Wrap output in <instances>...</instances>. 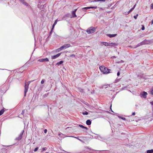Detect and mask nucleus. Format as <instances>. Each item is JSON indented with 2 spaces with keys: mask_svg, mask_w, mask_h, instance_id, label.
<instances>
[{
  "mask_svg": "<svg viewBox=\"0 0 153 153\" xmlns=\"http://www.w3.org/2000/svg\"><path fill=\"white\" fill-rule=\"evenodd\" d=\"M101 71L103 74H107L110 72L111 70L103 66H101L100 67Z\"/></svg>",
  "mask_w": 153,
  "mask_h": 153,
  "instance_id": "nucleus-1",
  "label": "nucleus"
},
{
  "mask_svg": "<svg viewBox=\"0 0 153 153\" xmlns=\"http://www.w3.org/2000/svg\"><path fill=\"white\" fill-rule=\"evenodd\" d=\"M96 29L93 27H91L86 30V32L88 34H91L94 33Z\"/></svg>",
  "mask_w": 153,
  "mask_h": 153,
  "instance_id": "nucleus-2",
  "label": "nucleus"
},
{
  "mask_svg": "<svg viewBox=\"0 0 153 153\" xmlns=\"http://www.w3.org/2000/svg\"><path fill=\"white\" fill-rule=\"evenodd\" d=\"M115 44L113 43H108L107 42H102L100 43V45H105L106 46H113L115 45Z\"/></svg>",
  "mask_w": 153,
  "mask_h": 153,
  "instance_id": "nucleus-3",
  "label": "nucleus"
},
{
  "mask_svg": "<svg viewBox=\"0 0 153 153\" xmlns=\"http://www.w3.org/2000/svg\"><path fill=\"white\" fill-rule=\"evenodd\" d=\"M30 81H29L28 82H27L25 83V91H24V96H25L26 95V94L27 92V91L28 86L29 84L30 83Z\"/></svg>",
  "mask_w": 153,
  "mask_h": 153,
  "instance_id": "nucleus-4",
  "label": "nucleus"
},
{
  "mask_svg": "<svg viewBox=\"0 0 153 153\" xmlns=\"http://www.w3.org/2000/svg\"><path fill=\"white\" fill-rule=\"evenodd\" d=\"M148 94L145 91H143L140 93V96L141 97H143L144 98H146V96Z\"/></svg>",
  "mask_w": 153,
  "mask_h": 153,
  "instance_id": "nucleus-5",
  "label": "nucleus"
},
{
  "mask_svg": "<svg viewBox=\"0 0 153 153\" xmlns=\"http://www.w3.org/2000/svg\"><path fill=\"white\" fill-rule=\"evenodd\" d=\"M71 46V45L69 44H65L61 47V48L62 49H66L68 48H69Z\"/></svg>",
  "mask_w": 153,
  "mask_h": 153,
  "instance_id": "nucleus-6",
  "label": "nucleus"
},
{
  "mask_svg": "<svg viewBox=\"0 0 153 153\" xmlns=\"http://www.w3.org/2000/svg\"><path fill=\"white\" fill-rule=\"evenodd\" d=\"M61 54V53H58L56 55L52 56L51 57V59H55L59 57Z\"/></svg>",
  "mask_w": 153,
  "mask_h": 153,
  "instance_id": "nucleus-7",
  "label": "nucleus"
},
{
  "mask_svg": "<svg viewBox=\"0 0 153 153\" xmlns=\"http://www.w3.org/2000/svg\"><path fill=\"white\" fill-rule=\"evenodd\" d=\"M49 60L47 58H46L45 59H39L38 60V61H39L40 62H44L45 61L48 62V61Z\"/></svg>",
  "mask_w": 153,
  "mask_h": 153,
  "instance_id": "nucleus-8",
  "label": "nucleus"
},
{
  "mask_svg": "<svg viewBox=\"0 0 153 153\" xmlns=\"http://www.w3.org/2000/svg\"><path fill=\"white\" fill-rule=\"evenodd\" d=\"M23 132H24V131H23L20 134H19V136L17 137L16 138V139L18 140H20L22 137V136L23 135Z\"/></svg>",
  "mask_w": 153,
  "mask_h": 153,
  "instance_id": "nucleus-9",
  "label": "nucleus"
},
{
  "mask_svg": "<svg viewBox=\"0 0 153 153\" xmlns=\"http://www.w3.org/2000/svg\"><path fill=\"white\" fill-rule=\"evenodd\" d=\"M77 9H75L74 11H73L72 13V17H71L74 18L76 17V11Z\"/></svg>",
  "mask_w": 153,
  "mask_h": 153,
  "instance_id": "nucleus-10",
  "label": "nucleus"
},
{
  "mask_svg": "<svg viewBox=\"0 0 153 153\" xmlns=\"http://www.w3.org/2000/svg\"><path fill=\"white\" fill-rule=\"evenodd\" d=\"M117 34H107L106 35L107 36L110 37L112 38L114 37H115L117 35Z\"/></svg>",
  "mask_w": 153,
  "mask_h": 153,
  "instance_id": "nucleus-11",
  "label": "nucleus"
},
{
  "mask_svg": "<svg viewBox=\"0 0 153 153\" xmlns=\"http://www.w3.org/2000/svg\"><path fill=\"white\" fill-rule=\"evenodd\" d=\"M97 7L96 6H94V7H84L83 8V9H89L90 8H95L96 9Z\"/></svg>",
  "mask_w": 153,
  "mask_h": 153,
  "instance_id": "nucleus-12",
  "label": "nucleus"
},
{
  "mask_svg": "<svg viewBox=\"0 0 153 153\" xmlns=\"http://www.w3.org/2000/svg\"><path fill=\"white\" fill-rule=\"evenodd\" d=\"M24 5L27 6H28V4L26 2H25L24 1V0H19Z\"/></svg>",
  "mask_w": 153,
  "mask_h": 153,
  "instance_id": "nucleus-13",
  "label": "nucleus"
},
{
  "mask_svg": "<svg viewBox=\"0 0 153 153\" xmlns=\"http://www.w3.org/2000/svg\"><path fill=\"white\" fill-rule=\"evenodd\" d=\"M86 123L88 125H90L91 124V121L89 120H87L86 121Z\"/></svg>",
  "mask_w": 153,
  "mask_h": 153,
  "instance_id": "nucleus-14",
  "label": "nucleus"
},
{
  "mask_svg": "<svg viewBox=\"0 0 153 153\" xmlns=\"http://www.w3.org/2000/svg\"><path fill=\"white\" fill-rule=\"evenodd\" d=\"M105 1V0H94L93 1L98 2V1H101L102 2H104Z\"/></svg>",
  "mask_w": 153,
  "mask_h": 153,
  "instance_id": "nucleus-15",
  "label": "nucleus"
},
{
  "mask_svg": "<svg viewBox=\"0 0 153 153\" xmlns=\"http://www.w3.org/2000/svg\"><path fill=\"white\" fill-rule=\"evenodd\" d=\"M63 61H60V62H57L56 64V65H59L62 64L63 63Z\"/></svg>",
  "mask_w": 153,
  "mask_h": 153,
  "instance_id": "nucleus-16",
  "label": "nucleus"
},
{
  "mask_svg": "<svg viewBox=\"0 0 153 153\" xmlns=\"http://www.w3.org/2000/svg\"><path fill=\"white\" fill-rule=\"evenodd\" d=\"M147 153H153V149H151L150 150H148L147 151Z\"/></svg>",
  "mask_w": 153,
  "mask_h": 153,
  "instance_id": "nucleus-17",
  "label": "nucleus"
},
{
  "mask_svg": "<svg viewBox=\"0 0 153 153\" xmlns=\"http://www.w3.org/2000/svg\"><path fill=\"white\" fill-rule=\"evenodd\" d=\"M79 126H80V127H81V128H85L86 130H87V128L86 127H84V126H82V125H79Z\"/></svg>",
  "mask_w": 153,
  "mask_h": 153,
  "instance_id": "nucleus-18",
  "label": "nucleus"
},
{
  "mask_svg": "<svg viewBox=\"0 0 153 153\" xmlns=\"http://www.w3.org/2000/svg\"><path fill=\"white\" fill-rule=\"evenodd\" d=\"M118 117L119 118H121L123 120H126V119L125 118L122 117L121 116L118 115Z\"/></svg>",
  "mask_w": 153,
  "mask_h": 153,
  "instance_id": "nucleus-19",
  "label": "nucleus"
},
{
  "mask_svg": "<svg viewBox=\"0 0 153 153\" xmlns=\"http://www.w3.org/2000/svg\"><path fill=\"white\" fill-rule=\"evenodd\" d=\"M4 111V109H2L0 111V116L3 114Z\"/></svg>",
  "mask_w": 153,
  "mask_h": 153,
  "instance_id": "nucleus-20",
  "label": "nucleus"
},
{
  "mask_svg": "<svg viewBox=\"0 0 153 153\" xmlns=\"http://www.w3.org/2000/svg\"><path fill=\"white\" fill-rule=\"evenodd\" d=\"M91 152L92 153H99L100 151H94V152H92L93 151V150H91Z\"/></svg>",
  "mask_w": 153,
  "mask_h": 153,
  "instance_id": "nucleus-21",
  "label": "nucleus"
},
{
  "mask_svg": "<svg viewBox=\"0 0 153 153\" xmlns=\"http://www.w3.org/2000/svg\"><path fill=\"white\" fill-rule=\"evenodd\" d=\"M62 48H61V47H60V48H58L57 50V51L58 52H59V51H61V50H62Z\"/></svg>",
  "mask_w": 153,
  "mask_h": 153,
  "instance_id": "nucleus-22",
  "label": "nucleus"
},
{
  "mask_svg": "<svg viewBox=\"0 0 153 153\" xmlns=\"http://www.w3.org/2000/svg\"><path fill=\"white\" fill-rule=\"evenodd\" d=\"M71 137H74L75 138H76L78 140H79V141H81V142H82V141L80 139H79L78 138V137H74V136H71Z\"/></svg>",
  "mask_w": 153,
  "mask_h": 153,
  "instance_id": "nucleus-23",
  "label": "nucleus"
},
{
  "mask_svg": "<svg viewBox=\"0 0 153 153\" xmlns=\"http://www.w3.org/2000/svg\"><path fill=\"white\" fill-rule=\"evenodd\" d=\"M150 93L151 94L153 95V88L151 89Z\"/></svg>",
  "mask_w": 153,
  "mask_h": 153,
  "instance_id": "nucleus-24",
  "label": "nucleus"
},
{
  "mask_svg": "<svg viewBox=\"0 0 153 153\" xmlns=\"http://www.w3.org/2000/svg\"><path fill=\"white\" fill-rule=\"evenodd\" d=\"M134 9V8H131L130 10L128 12V13H129L130 12L132 11V10Z\"/></svg>",
  "mask_w": 153,
  "mask_h": 153,
  "instance_id": "nucleus-25",
  "label": "nucleus"
},
{
  "mask_svg": "<svg viewBox=\"0 0 153 153\" xmlns=\"http://www.w3.org/2000/svg\"><path fill=\"white\" fill-rule=\"evenodd\" d=\"M58 22V20H57V19H56L54 22V24H53V25H56V24L57 23V22Z\"/></svg>",
  "mask_w": 153,
  "mask_h": 153,
  "instance_id": "nucleus-26",
  "label": "nucleus"
},
{
  "mask_svg": "<svg viewBox=\"0 0 153 153\" xmlns=\"http://www.w3.org/2000/svg\"><path fill=\"white\" fill-rule=\"evenodd\" d=\"M45 81V80L44 79H43L41 81V83L42 84H43Z\"/></svg>",
  "mask_w": 153,
  "mask_h": 153,
  "instance_id": "nucleus-27",
  "label": "nucleus"
},
{
  "mask_svg": "<svg viewBox=\"0 0 153 153\" xmlns=\"http://www.w3.org/2000/svg\"><path fill=\"white\" fill-rule=\"evenodd\" d=\"M82 114L83 115H87L88 114V112L86 111H85V112L82 113Z\"/></svg>",
  "mask_w": 153,
  "mask_h": 153,
  "instance_id": "nucleus-28",
  "label": "nucleus"
},
{
  "mask_svg": "<svg viewBox=\"0 0 153 153\" xmlns=\"http://www.w3.org/2000/svg\"><path fill=\"white\" fill-rule=\"evenodd\" d=\"M138 16V14H137L136 15L134 16V18L135 19H137V17Z\"/></svg>",
  "mask_w": 153,
  "mask_h": 153,
  "instance_id": "nucleus-29",
  "label": "nucleus"
},
{
  "mask_svg": "<svg viewBox=\"0 0 153 153\" xmlns=\"http://www.w3.org/2000/svg\"><path fill=\"white\" fill-rule=\"evenodd\" d=\"M46 150V149L45 147L43 148L42 149V152L45 151Z\"/></svg>",
  "mask_w": 153,
  "mask_h": 153,
  "instance_id": "nucleus-30",
  "label": "nucleus"
},
{
  "mask_svg": "<svg viewBox=\"0 0 153 153\" xmlns=\"http://www.w3.org/2000/svg\"><path fill=\"white\" fill-rule=\"evenodd\" d=\"M38 149V147L36 148L34 150V152H36L37 151Z\"/></svg>",
  "mask_w": 153,
  "mask_h": 153,
  "instance_id": "nucleus-31",
  "label": "nucleus"
},
{
  "mask_svg": "<svg viewBox=\"0 0 153 153\" xmlns=\"http://www.w3.org/2000/svg\"><path fill=\"white\" fill-rule=\"evenodd\" d=\"M141 29L142 30H144L145 29V27L144 26H142V27Z\"/></svg>",
  "mask_w": 153,
  "mask_h": 153,
  "instance_id": "nucleus-32",
  "label": "nucleus"
},
{
  "mask_svg": "<svg viewBox=\"0 0 153 153\" xmlns=\"http://www.w3.org/2000/svg\"><path fill=\"white\" fill-rule=\"evenodd\" d=\"M55 26V25H53V26H52V28H51V29H52V30H53V28H54V26Z\"/></svg>",
  "mask_w": 153,
  "mask_h": 153,
  "instance_id": "nucleus-33",
  "label": "nucleus"
},
{
  "mask_svg": "<svg viewBox=\"0 0 153 153\" xmlns=\"http://www.w3.org/2000/svg\"><path fill=\"white\" fill-rule=\"evenodd\" d=\"M75 55H74V54H71V55H70V56L71 57H75Z\"/></svg>",
  "mask_w": 153,
  "mask_h": 153,
  "instance_id": "nucleus-34",
  "label": "nucleus"
},
{
  "mask_svg": "<svg viewBox=\"0 0 153 153\" xmlns=\"http://www.w3.org/2000/svg\"><path fill=\"white\" fill-rule=\"evenodd\" d=\"M44 132L45 133H47V130L46 129H45L44 130Z\"/></svg>",
  "mask_w": 153,
  "mask_h": 153,
  "instance_id": "nucleus-35",
  "label": "nucleus"
},
{
  "mask_svg": "<svg viewBox=\"0 0 153 153\" xmlns=\"http://www.w3.org/2000/svg\"><path fill=\"white\" fill-rule=\"evenodd\" d=\"M120 74V73L119 72H118L117 73V76H119Z\"/></svg>",
  "mask_w": 153,
  "mask_h": 153,
  "instance_id": "nucleus-36",
  "label": "nucleus"
},
{
  "mask_svg": "<svg viewBox=\"0 0 153 153\" xmlns=\"http://www.w3.org/2000/svg\"><path fill=\"white\" fill-rule=\"evenodd\" d=\"M151 8L153 9V3L151 4Z\"/></svg>",
  "mask_w": 153,
  "mask_h": 153,
  "instance_id": "nucleus-37",
  "label": "nucleus"
},
{
  "mask_svg": "<svg viewBox=\"0 0 153 153\" xmlns=\"http://www.w3.org/2000/svg\"><path fill=\"white\" fill-rule=\"evenodd\" d=\"M151 25L153 24V19H152L151 21Z\"/></svg>",
  "mask_w": 153,
  "mask_h": 153,
  "instance_id": "nucleus-38",
  "label": "nucleus"
},
{
  "mask_svg": "<svg viewBox=\"0 0 153 153\" xmlns=\"http://www.w3.org/2000/svg\"><path fill=\"white\" fill-rule=\"evenodd\" d=\"M135 115V112H133L132 113V115L134 116V115Z\"/></svg>",
  "mask_w": 153,
  "mask_h": 153,
  "instance_id": "nucleus-39",
  "label": "nucleus"
},
{
  "mask_svg": "<svg viewBox=\"0 0 153 153\" xmlns=\"http://www.w3.org/2000/svg\"><path fill=\"white\" fill-rule=\"evenodd\" d=\"M136 4H135L134 5V6H133V8H134V9L135 7H136Z\"/></svg>",
  "mask_w": 153,
  "mask_h": 153,
  "instance_id": "nucleus-40",
  "label": "nucleus"
},
{
  "mask_svg": "<svg viewBox=\"0 0 153 153\" xmlns=\"http://www.w3.org/2000/svg\"><path fill=\"white\" fill-rule=\"evenodd\" d=\"M53 30H52V29H51V31L50 32V34H51V33H52V32Z\"/></svg>",
  "mask_w": 153,
  "mask_h": 153,
  "instance_id": "nucleus-41",
  "label": "nucleus"
},
{
  "mask_svg": "<svg viewBox=\"0 0 153 153\" xmlns=\"http://www.w3.org/2000/svg\"><path fill=\"white\" fill-rule=\"evenodd\" d=\"M140 45H141L140 43L138 44V45L136 47H135V48H136L137 47V46H140Z\"/></svg>",
  "mask_w": 153,
  "mask_h": 153,
  "instance_id": "nucleus-42",
  "label": "nucleus"
},
{
  "mask_svg": "<svg viewBox=\"0 0 153 153\" xmlns=\"http://www.w3.org/2000/svg\"><path fill=\"white\" fill-rule=\"evenodd\" d=\"M24 113V110H23V111H22V114H23Z\"/></svg>",
  "mask_w": 153,
  "mask_h": 153,
  "instance_id": "nucleus-43",
  "label": "nucleus"
},
{
  "mask_svg": "<svg viewBox=\"0 0 153 153\" xmlns=\"http://www.w3.org/2000/svg\"><path fill=\"white\" fill-rule=\"evenodd\" d=\"M63 151H64V150H63ZM65 153H66L67 152H65Z\"/></svg>",
  "mask_w": 153,
  "mask_h": 153,
  "instance_id": "nucleus-44",
  "label": "nucleus"
},
{
  "mask_svg": "<svg viewBox=\"0 0 153 153\" xmlns=\"http://www.w3.org/2000/svg\"><path fill=\"white\" fill-rule=\"evenodd\" d=\"M113 58H115V56H113Z\"/></svg>",
  "mask_w": 153,
  "mask_h": 153,
  "instance_id": "nucleus-45",
  "label": "nucleus"
},
{
  "mask_svg": "<svg viewBox=\"0 0 153 153\" xmlns=\"http://www.w3.org/2000/svg\"><path fill=\"white\" fill-rule=\"evenodd\" d=\"M111 106H110L111 107Z\"/></svg>",
  "mask_w": 153,
  "mask_h": 153,
  "instance_id": "nucleus-46",
  "label": "nucleus"
},
{
  "mask_svg": "<svg viewBox=\"0 0 153 153\" xmlns=\"http://www.w3.org/2000/svg\"><path fill=\"white\" fill-rule=\"evenodd\" d=\"M45 153H48V152H46Z\"/></svg>",
  "mask_w": 153,
  "mask_h": 153,
  "instance_id": "nucleus-47",
  "label": "nucleus"
}]
</instances>
